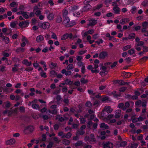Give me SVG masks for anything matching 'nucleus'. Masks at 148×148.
I'll use <instances>...</instances> for the list:
<instances>
[{"label": "nucleus", "instance_id": "nucleus-45", "mask_svg": "<svg viewBox=\"0 0 148 148\" xmlns=\"http://www.w3.org/2000/svg\"><path fill=\"white\" fill-rule=\"evenodd\" d=\"M118 62L117 61L114 62L110 66L111 69H113V68L115 67L117 64Z\"/></svg>", "mask_w": 148, "mask_h": 148}, {"label": "nucleus", "instance_id": "nucleus-30", "mask_svg": "<svg viewBox=\"0 0 148 148\" xmlns=\"http://www.w3.org/2000/svg\"><path fill=\"white\" fill-rule=\"evenodd\" d=\"M85 105L86 107L89 108H91L92 106V103L89 101H87Z\"/></svg>", "mask_w": 148, "mask_h": 148}, {"label": "nucleus", "instance_id": "nucleus-27", "mask_svg": "<svg viewBox=\"0 0 148 148\" xmlns=\"http://www.w3.org/2000/svg\"><path fill=\"white\" fill-rule=\"evenodd\" d=\"M95 136L93 134H91L90 135V142H96V139L94 137Z\"/></svg>", "mask_w": 148, "mask_h": 148}, {"label": "nucleus", "instance_id": "nucleus-20", "mask_svg": "<svg viewBox=\"0 0 148 148\" xmlns=\"http://www.w3.org/2000/svg\"><path fill=\"white\" fill-rule=\"evenodd\" d=\"M57 73L54 70H52L50 71L49 73L50 77H54L56 76Z\"/></svg>", "mask_w": 148, "mask_h": 148}, {"label": "nucleus", "instance_id": "nucleus-44", "mask_svg": "<svg viewBox=\"0 0 148 148\" xmlns=\"http://www.w3.org/2000/svg\"><path fill=\"white\" fill-rule=\"evenodd\" d=\"M74 67L73 64H70L68 65L66 67L67 70H69L73 69Z\"/></svg>", "mask_w": 148, "mask_h": 148}, {"label": "nucleus", "instance_id": "nucleus-62", "mask_svg": "<svg viewBox=\"0 0 148 148\" xmlns=\"http://www.w3.org/2000/svg\"><path fill=\"white\" fill-rule=\"evenodd\" d=\"M103 6L102 4H101L99 5H98L97 6L95 7V9L97 10H99L100 8H101Z\"/></svg>", "mask_w": 148, "mask_h": 148}, {"label": "nucleus", "instance_id": "nucleus-39", "mask_svg": "<svg viewBox=\"0 0 148 148\" xmlns=\"http://www.w3.org/2000/svg\"><path fill=\"white\" fill-rule=\"evenodd\" d=\"M22 63L23 64L27 66H29L28 64H29V61L26 59H24L23 60Z\"/></svg>", "mask_w": 148, "mask_h": 148}, {"label": "nucleus", "instance_id": "nucleus-61", "mask_svg": "<svg viewBox=\"0 0 148 148\" xmlns=\"http://www.w3.org/2000/svg\"><path fill=\"white\" fill-rule=\"evenodd\" d=\"M68 89L67 86H64L62 89V91L64 92H66L67 91Z\"/></svg>", "mask_w": 148, "mask_h": 148}, {"label": "nucleus", "instance_id": "nucleus-25", "mask_svg": "<svg viewBox=\"0 0 148 148\" xmlns=\"http://www.w3.org/2000/svg\"><path fill=\"white\" fill-rule=\"evenodd\" d=\"M85 132L84 130H77V131L76 134L79 136L80 135H84Z\"/></svg>", "mask_w": 148, "mask_h": 148}, {"label": "nucleus", "instance_id": "nucleus-50", "mask_svg": "<svg viewBox=\"0 0 148 148\" xmlns=\"http://www.w3.org/2000/svg\"><path fill=\"white\" fill-rule=\"evenodd\" d=\"M53 144L54 143L53 142H50L49 144L47 145V148H52Z\"/></svg>", "mask_w": 148, "mask_h": 148}, {"label": "nucleus", "instance_id": "nucleus-46", "mask_svg": "<svg viewBox=\"0 0 148 148\" xmlns=\"http://www.w3.org/2000/svg\"><path fill=\"white\" fill-rule=\"evenodd\" d=\"M136 8L135 6H133L132 8L131 9L130 11L132 14H134L136 12Z\"/></svg>", "mask_w": 148, "mask_h": 148}, {"label": "nucleus", "instance_id": "nucleus-7", "mask_svg": "<svg viewBox=\"0 0 148 148\" xmlns=\"http://www.w3.org/2000/svg\"><path fill=\"white\" fill-rule=\"evenodd\" d=\"M29 25V23L26 21H22L19 23L18 25L20 27H27Z\"/></svg>", "mask_w": 148, "mask_h": 148}, {"label": "nucleus", "instance_id": "nucleus-35", "mask_svg": "<svg viewBox=\"0 0 148 148\" xmlns=\"http://www.w3.org/2000/svg\"><path fill=\"white\" fill-rule=\"evenodd\" d=\"M131 46L130 45H126L125 46L123 47L122 48V50L123 51H126L127 50L130 49L131 47Z\"/></svg>", "mask_w": 148, "mask_h": 148}, {"label": "nucleus", "instance_id": "nucleus-54", "mask_svg": "<svg viewBox=\"0 0 148 148\" xmlns=\"http://www.w3.org/2000/svg\"><path fill=\"white\" fill-rule=\"evenodd\" d=\"M48 51V48L47 47H45L42 50V52L44 53H46Z\"/></svg>", "mask_w": 148, "mask_h": 148}, {"label": "nucleus", "instance_id": "nucleus-1", "mask_svg": "<svg viewBox=\"0 0 148 148\" xmlns=\"http://www.w3.org/2000/svg\"><path fill=\"white\" fill-rule=\"evenodd\" d=\"M34 130L33 126L32 125H29L25 128L23 132L25 134H27L32 132Z\"/></svg>", "mask_w": 148, "mask_h": 148}, {"label": "nucleus", "instance_id": "nucleus-51", "mask_svg": "<svg viewBox=\"0 0 148 148\" xmlns=\"http://www.w3.org/2000/svg\"><path fill=\"white\" fill-rule=\"evenodd\" d=\"M127 145V143L125 141H122L120 144V145L121 147H125Z\"/></svg>", "mask_w": 148, "mask_h": 148}, {"label": "nucleus", "instance_id": "nucleus-16", "mask_svg": "<svg viewBox=\"0 0 148 148\" xmlns=\"http://www.w3.org/2000/svg\"><path fill=\"white\" fill-rule=\"evenodd\" d=\"M15 142V140L14 139H11L7 140L6 143L7 145H11L14 144Z\"/></svg>", "mask_w": 148, "mask_h": 148}, {"label": "nucleus", "instance_id": "nucleus-28", "mask_svg": "<svg viewBox=\"0 0 148 148\" xmlns=\"http://www.w3.org/2000/svg\"><path fill=\"white\" fill-rule=\"evenodd\" d=\"M83 142L81 140H78L75 144V146L76 147L83 145Z\"/></svg>", "mask_w": 148, "mask_h": 148}, {"label": "nucleus", "instance_id": "nucleus-4", "mask_svg": "<svg viewBox=\"0 0 148 148\" xmlns=\"http://www.w3.org/2000/svg\"><path fill=\"white\" fill-rule=\"evenodd\" d=\"M39 25H40V27L45 29H47L49 28L50 25L48 22H47L41 23L40 24H39Z\"/></svg>", "mask_w": 148, "mask_h": 148}, {"label": "nucleus", "instance_id": "nucleus-10", "mask_svg": "<svg viewBox=\"0 0 148 148\" xmlns=\"http://www.w3.org/2000/svg\"><path fill=\"white\" fill-rule=\"evenodd\" d=\"M97 23V20L95 19H91L89 21V26H93L95 25Z\"/></svg>", "mask_w": 148, "mask_h": 148}, {"label": "nucleus", "instance_id": "nucleus-31", "mask_svg": "<svg viewBox=\"0 0 148 148\" xmlns=\"http://www.w3.org/2000/svg\"><path fill=\"white\" fill-rule=\"evenodd\" d=\"M68 14V12L66 10H63L62 12V17L63 18L64 17H68L67 16Z\"/></svg>", "mask_w": 148, "mask_h": 148}, {"label": "nucleus", "instance_id": "nucleus-42", "mask_svg": "<svg viewBox=\"0 0 148 148\" xmlns=\"http://www.w3.org/2000/svg\"><path fill=\"white\" fill-rule=\"evenodd\" d=\"M65 82H66V83H68L69 84H66L69 85H72L73 84V82L71 81V80H69L68 79H66L65 81Z\"/></svg>", "mask_w": 148, "mask_h": 148}, {"label": "nucleus", "instance_id": "nucleus-57", "mask_svg": "<svg viewBox=\"0 0 148 148\" xmlns=\"http://www.w3.org/2000/svg\"><path fill=\"white\" fill-rule=\"evenodd\" d=\"M42 141H45L47 138L46 135L45 134H43L42 135Z\"/></svg>", "mask_w": 148, "mask_h": 148}, {"label": "nucleus", "instance_id": "nucleus-64", "mask_svg": "<svg viewBox=\"0 0 148 148\" xmlns=\"http://www.w3.org/2000/svg\"><path fill=\"white\" fill-rule=\"evenodd\" d=\"M148 59V57L144 56L140 59V60L142 61H146Z\"/></svg>", "mask_w": 148, "mask_h": 148}, {"label": "nucleus", "instance_id": "nucleus-52", "mask_svg": "<svg viewBox=\"0 0 148 148\" xmlns=\"http://www.w3.org/2000/svg\"><path fill=\"white\" fill-rule=\"evenodd\" d=\"M143 51L145 52V53L147 52H148V47L145 46H143Z\"/></svg>", "mask_w": 148, "mask_h": 148}, {"label": "nucleus", "instance_id": "nucleus-15", "mask_svg": "<svg viewBox=\"0 0 148 148\" xmlns=\"http://www.w3.org/2000/svg\"><path fill=\"white\" fill-rule=\"evenodd\" d=\"M76 22L73 20L70 21L68 24L66 25L65 26L67 27H71L76 25Z\"/></svg>", "mask_w": 148, "mask_h": 148}, {"label": "nucleus", "instance_id": "nucleus-9", "mask_svg": "<svg viewBox=\"0 0 148 148\" xmlns=\"http://www.w3.org/2000/svg\"><path fill=\"white\" fill-rule=\"evenodd\" d=\"M113 144L108 141L104 144L103 145V147L104 148H110V147H112Z\"/></svg>", "mask_w": 148, "mask_h": 148}, {"label": "nucleus", "instance_id": "nucleus-32", "mask_svg": "<svg viewBox=\"0 0 148 148\" xmlns=\"http://www.w3.org/2000/svg\"><path fill=\"white\" fill-rule=\"evenodd\" d=\"M80 82L82 84H86L88 83V79H86L84 77H82L80 79Z\"/></svg>", "mask_w": 148, "mask_h": 148}, {"label": "nucleus", "instance_id": "nucleus-6", "mask_svg": "<svg viewBox=\"0 0 148 148\" xmlns=\"http://www.w3.org/2000/svg\"><path fill=\"white\" fill-rule=\"evenodd\" d=\"M92 7V6L90 4H87L83 7L82 9V12H87L89 11Z\"/></svg>", "mask_w": 148, "mask_h": 148}, {"label": "nucleus", "instance_id": "nucleus-33", "mask_svg": "<svg viewBox=\"0 0 148 148\" xmlns=\"http://www.w3.org/2000/svg\"><path fill=\"white\" fill-rule=\"evenodd\" d=\"M40 74L41 77H43L44 78H46L47 77L46 75V73L43 70H42V72L40 73Z\"/></svg>", "mask_w": 148, "mask_h": 148}, {"label": "nucleus", "instance_id": "nucleus-17", "mask_svg": "<svg viewBox=\"0 0 148 148\" xmlns=\"http://www.w3.org/2000/svg\"><path fill=\"white\" fill-rule=\"evenodd\" d=\"M109 97L107 96H103L101 97L100 99V100L103 102H106L109 101Z\"/></svg>", "mask_w": 148, "mask_h": 148}, {"label": "nucleus", "instance_id": "nucleus-22", "mask_svg": "<svg viewBox=\"0 0 148 148\" xmlns=\"http://www.w3.org/2000/svg\"><path fill=\"white\" fill-rule=\"evenodd\" d=\"M118 107L119 108L122 109L124 111L126 110V107H125L124 104L123 103H119Z\"/></svg>", "mask_w": 148, "mask_h": 148}, {"label": "nucleus", "instance_id": "nucleus-23", "mask_svg": "<svg viewBox=\"0 0 148 148\" xmlns=\"http://www.w3.org/2000/svg\"><path fill=\"white\" fill-rule=\"evenodd\" d=\"M25 50V48L22 47H19L16 49V52L17 53L21 52L22 53L24 52Z\"/></svg>", "mask_w": 148, "mask_h": 148}, {"label": "nucleus", "instance_id": "nucleus-38", "mask_svg": "<svg viewBox=\"0 0 148 148\" xmlns=\"http://www.w3.org/2000/svg\"><path fill=\"white\" fill-rule=\"evenodd\" d=\"M32 108L34 109L37 110L39 109L40 107L38 104L34 103L32 104Z\"/></svg>", "mask_w": 148, "mask_h": 148}, {"label": "nucleus", "instance_id": "nucleus-41", "mask_svg": "<svg viewBox=\"0 0 148 148\" xmlns=\"http://www.w3.org/2000/svg\"><path fill=\"white\" fill-rule=\"evenodd\" d=\"M27 12H23L22 16L25 19H28L29 18L28 15L27 14Z\"/></svg>", "mask_w": 148, "mask_h": 148}, {"label": "nucleus", "instance_id": "nucleus-60", "mask_svg": "<svg viewBox=\"0 0 148 148\" xmlns=\"http://www.w3.org/2000/svg\"><path fill=\"white\" fill-rule=\"evenodd\" d=\"M16 5H17L18 4L15 2H12L10 4V6L12 7H14Z\"/></svg>", "mask_w": 148, "mask_h": 148}, {"label": "nucleus", "instance_id": "nucleus-59", "mask_svg": "<svg viewBox=\"0 0 148 148\" xmlns=\"http://www.w3.org/2000/svg\"><path fill=\"white\" fill-rule=\"evenodd\" d=\"M25 7L23 5H21L19 6L18 9L21 11H24L25 9Z\"/></svg>", "mask_w": 148, "mask_h": 148}, {"label": "nucleus", "instance_id": "nucleus-53", "mask_svg": "<svg viewBox=\"0 0 148 148\" xmlns=\"http://www.w3.org/2000/svg\"><path fill=\"white\" fill-rule=\"evenodd\" d=\"M79 124L77 123H74L72 125V128L73 129H77L79 126Z\"/></svg>", "mask_w": 148, "mask_h": 148}, {"label": "nucleus", "instance_id": "nucleus-36", "mask_svg": "<svg viewBox=\"0 0 148 148\" xmlns=\"http://www.w3.org/2000/svg\"><path fill=\"white\" fill-rule=\"evenodd\" d=\"M136 51L133 48H132L129 50L128 51V53L130 55L134 54L135 53Z\"/></svg>", "mask_w": 148, "mask_h": 148}, {"label": "nucleus", "instance_id": "nucleus-63", "mask_svg": "<svg viewBox=\"0 0 148 148\" xmlns=\"http://www.w3.org/2000/svg\"><path fill=\"white\" fill-rule=\"evenodd\" d=\"M61 92V90L60 89L57 90L53 92V94L54 95H57L58 94L60 93Z\"/></svg>", "mask_w": 148, "mask_h": 148}, {"label": "nucleus", "instance_id": "nucleus-11", "mask_svg": "<svg viewBox=\"0 0 148 148\" xmlns=\"http://www.w3.org/2000/svg\"><path fill=\"white\" fill-rule=\"evenodd\" d=\"M44 40V37L42 36H38L36 38V41L37 42L39 43L42 42Z\"/></svg>", "mask_w": 148, "mask_h": 148}, {"label": "nucleus", "instance_id": "nucleus-13", "mask_svg": "<svg viewBox=\"0 0 148 148\" xmlns=\"http://www.w3.org/2000/svg\"><path fill=\"white\" fill-rule=\"evenodd\" d=\"M104 110L106 111L108 114L111 113L112 111V109L111 108L110 106H105Z\"/></svg>", "mask_w": 148, "mask_h": 148}, {"label": "nucleus", "instance_id": "nucleus-55", "mask_svg": "<svg viewBox=\"0 0 148 148\" xmlns=\"http://www.w3.org/2000/svg\"><path fill=\"white\" fill-rule=\"evenodd\" d=\"M138 146V145L137 143H131V147L132 148H136Z\"/></svg>", "mask_w": 148, "mask_h": 148}, {"label": "nucleus", "instance_id": "nucleus-14", "mask_svg": "<svg viewBox=\"0 0 148 148\" xmlns=\"http://www.w3.org/2000/svg\"><path fill=\"white\" fill-rule=\"evenodd\" d=\"M63 20L62 21L63 24L66 25L70 22V19L69 17H66L63 18Z\"/></svg>", "mask_w": 148, "mask_h": 148}, {"label": "nucleus", "instance_id": "nucleus-24", "mask_svg": "<svg viewBox=\"0 0 148 148\" xmlns=\"http://www.w3.org/2000/svg\"><path fill=\"white\" fill-rule=\"evenodd\" d=\"M113 10L114 11L115 14H119L120 11V8L118 6L114 7L113 8Z\"/></svg>", "mask_w": 148, "mask_h": 148}, {"label": "nucleus", "instance_id": "nucleus-29", "mask_svg": "<svg viewBox=\"0 0 148 148\" xmlns=\"http://www.w3.org/2000/svg\"><path fill=\"white\" fill-rule=\"evenodd\" d=\"M2 40L7 44L10 41L9 38L7 36H4L3 38H2Z\"/></svg>", "mask_w": 148, "mask_h": 148}, {"label": "nucleus", "instance_id": "nucleus-26", "mask_svg": "<svg viewBox=\"0 0 148 148\" xmlns=\"http://www.w3.org/2000/svg\"><path fill=\"white\" fill-rule=\"evenodd\" d=\"M79 8V6L74 5L71 7V10L72 12H74L75 11L78 10Z\"/></svg>", "mask_w": 148, "mask_h": 148}, {"label": "nucleus", "instance_id": "nucleus-48", "mask_svg": "<svg viewBox=\"0 0 148 148\" xmlns=\"http://www.w3.org/2000/svg\"><path fill=\"white\" fill-rule=\"evenodd\" d=\"M63 144L67 145L69 144L70 141L67 139H64L63 140Z\"/></svg>", "mask_w": 148, "mask_h": 148}, {"label": "nucleus", "instance_id": "nucleus-40", "mask_svg": "<svg viewBox=\"0 0 148 148\" xmlns=\"http://www.w3.org/2000/svg\"><path fill=\"white\" fill-rule=\"evenodd\" d=\"M144 44V42L143 41H140L136 44L135 47L141 46L143 45Z\"/></svg>", "mask_w": 148, "mask_h": 148}, {"label": "nucleus", "instance_id": "nucleus-37", "mask_svg": "<svg viewBox=\"0 0 148 148\" xmlns=\"http://www.w3.org/2000/svg\"><path fill=\"white\" fill-rule=\"evenodd\" d=\"M135 36L136 35L134 33H132L128 36V38L130 39H132L135 38Z\"/></svg>", "mask_w": 148, "mask_h": 148}, {"label": "nucleus", "instance_id": "nucleus-43", "mask_svg": "<svg viewBox=\"0 0 148 148\" xmlns=\"http://www.w3.org/2000/svg\"><path fill=\"white\" fill-rule=\"evenodd\" d=\"M33 69H34L33 68L30 67L29 66H28V67L26 68L25 69V71L27 72H30L33 71Z\"/></svg>", "mask_w": 148, "mask_h": 148}, {"label": "nucleus", "instance_id": "nucleus-49", "mask_svg": "<svg viewBox=\"0 0 148 148\" xmlns=\"http://www.w3.org/2000/svg\"><path fill=\"white\" fill-rule=\"evenodd\" d=\"M127 96L128 97H131V99L133 100L137 99L138 98V97L136 95L131 96L130 95H127Z\"/></svg>", "mask_w": 148, "mask_h": 148}, {"label": "nucleus", "instance_id": "nucleus-47", "mask_svg": "<svg viewBox=\"0 0 148 148\" xmlns=\"http://www.w3.org/2000/svg\"><path fill=\"white\" fill-rule=\"evenodd\" d=\"M142 26L143 27L147 28V26H148V22L147 21L143 22Z\"/></svg>", "mask_w": 148, "mask_h": 148}, {"label": "nucleus", "instance_id": "nucleus-3", "mask_svg": "<svg viewBox=\"0 0 148 148\" xmlns=\"http://www.w3.org/2000/svg\"><path fill=\"white\" fill-rule=\"evenodd\" d=\"M108 56V54L107 52L102 51L100 53L99 55V58L100 59H104Z\"/></svg>", "mask_w": 148, "mask_h": 148}, {"label": "nucleus", "instance_id": "nucleus-2", "mask_svg": "<svg viewBox=\"0 0 148 148\" xmlns=\"http://www.w3.org/2000/svg\"><path fill=\"white\" fill-rule=\"evenodd\" d=\"M73 37V35L72 33L69 34L66 33L64 34L61 37V39L62 40H64L69 38L70 39H71Z\"/></svg>", "mask_w": 148, "mask_h": 148}, {"label": "nucleus", "instance_id": "nucleus-8", "mask_svg": "<svg viewBox=\"0 0 148 148\" xmlns=\"http://www.w3.org/2000/svg\"><path fill=\"white\" fill-rule=\"evenodd\" d=\"M55 22L57 23H61L62 21V16L61 15H57L55 18Z\"/></svg>", "mask_w": 148, "mask_h": 148}, {"label": "nucleus", "instance_id": "nucleus-58", "mask_svg": "<svg viewBox=\"0 0 148 148\" xmlns=\"http://www.w3.org/2000/svg\"><path fill=\"white\" fill-rule=\"evenodd\" d=\"M81 72L82 74H84L86 72V69H85V66L83 65L81 69Z\"/></svg>", "mask_w": 148, "mask_h": 148}, {"label": "nucleus", "instance_id": "nucleus-18", "mask_svg": "<svg viewBox=\"0 0 148 148\" xmlns=\"http://www.w3.org/2000/svg\"><path fill=\"white\" fill-rule=\"evenodd\" d=\"M100 127L103 129H109V127L108 125L104 123H101L100 125Z\"/></svg>", "mask_w": 148, "mask_h": 148}, {"label": "nucleus", "instance_id": "nucleus-19", "mask_svg": "<svg viewBox=\"0 0 148 148\" xmlns=\"http://www.w3.org/2000/svg\"><path fill=\"white\" fill-rule=\"evenodd\" d=\"M72 136V134L70 132H68L66 134H64V135L62 137V138H66L67 139H69L71 138Z\"/></svg>", "mask_w": 148, "mask_h": 148}, {"label": "nucleus", "instance_id": "nucleus-56", "mask_svg": "<svg viewBox=\"0 0 148 148\" xmlns=\"http://www.w3.org/2000/svg\"><path fill=\"white\" fill-rule=\"evenodd\" d=\"M56 99L58 102L60 101L62 99L61 96L60 95H57L56 97Z\"/></svg>", "mask_w": 148, "mask_h": 148}, {"label": "nucleus", "instance_id": "nucleus-21", "mask_svg": "<svg viewBox=\"0 0 148 148\" xmlns=\"http://www.w3.org/2000/svg\"><path fill=\"white\" fill-rule=\"evenodd\" d=\"M54 14L52 13H49L47 16V18L51 21L53 20L54 18Z\"/></svg>", "mask_w": 148, "mask_h": 148}, {"label": "nucleus", "instance_id": "nucleus-5", "mask_svg": "<svg viewBox=\"0 0 148 148\" xmlns=\"http://www.w3.org/2000/svg\"><path fill=\"white\" fill-rule=\"evenodd\" d=\"M111 94L113 95V97L114 98L118 99L121 95V93L120 92H117L116 91H114L112 92Z\"/></svg>", "mask_w": 148, "mask_h": 148}, {"label": "nucleus", "instance_id": "nucleus-34", "mask_svg": "<svg viewBox=\"0 0 148 148\" xmlns=\"http://www.w3.org/2000/svg\"><path fill=\"white\" fill-rule=\"evenodd\" d=\"M49 112L50 113L52 114H56L58 112L57 110L56 109L53 110H49Z\"/></svg>", "mask_w": 148, "mask_h": 148}, {"label": "nucleus", "instance_id": "nucleus-12", "mask_svg": "<svg viewBox=\"0 0 148 148\" xmlns=\"http://www.w3.org/2000/svg\"><path fill=\"white\" fill-rule=\"evenodd\" d=\"M61 73L63 74H65L66 76L69 75H71L72 72L71 71H66L65 69L62 70Z\"/></svg>", "mask_w": 148, "mask_h": 148}]
</instances>
